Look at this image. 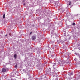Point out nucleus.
Listing matches in <instances>:
<instances>
[{"label":"nucleus","mask_w":80,"mask_h":80,"mask_svg":"<svg viewBox=\"0 0 80 80\" xmlns=\"http://www.w3.org/2000/svg\"><path fill=\"white\" fill-rule=\"evenodd\" d=\"M72 25H75V23H73L72 24Z\"/></svg>","instance_id":"dca6fc26"},{"label":"nucleus","mask_w":80,"mask_h":80,"mask_svg":"<svg viewBox=\"0 0 80 80\" xmlns=\"http://www.w3.org/2000/svg\"><path fill=\"white\" fill-rule=\"evenodd\" d=\"M70 74H71V75H73V73L71 72V73H70Z\"/></svg>","instance_id":"a211bd4d"},{"label":"nucleus","mask_w":80,"mask_h":80,"mask_svg":"<svg viewBox=\"0 0 80 80\" xmlns=\"http://www.w3.org/2000/svg\"><path fill=\"white\" fill-rule=\"evenodd\" d=\"M51 70V69L50 68L46 70L47 72H50V71Z\"/></svg>","instance_id":"0eeeda50"},{"label":"nucleus","mask_w":80,"mask_h":80,"mask_svg":"<svg viewBox=\"0 0 80 80\" xmlns=\"http://www.w3.org/2000/svg\"><path fill=\"white\" fill-rule=\"evenodd\" d=\"M32 32H31L30 33V35H32Z\"/></svg>","instance_id":"f3484780"},{"label":"nucleus","mask_w":80,"mask_h":80,"mask_svg":"<svg viewBox=\"0 0 80 80\" xmlns=\"http://www.w3.org/2000/svg\"><path fill=\"white\" fill-rule=\"evenodd\" d=\"M47 78L45 75H42L41 77V78L40 79V80H45Z\"/></svg>","instance_id":"f03ea898"},{"label":"nucleus","mask_w":80,"mask_h":80,"mask_svg":"<svg viewBox=\"0 0 80 80\" xmlns=\"http://www.w3.org/2000/svg\"><path fill=\"white\" fill-rule=\"evenodd\" d=\"M32 39L33 40H35V39H36V37L34 36H32Z\"/></svg>","instance_id":"20e7f679"},{"label":"nucleus","mask_w":80,"mask_h":80,"mask_svg":"<svg viewBox=\"0 0 80 80\" xmlns=\"http://www.w3.org/2000/svg\"><path fill=\"white\" fill-rule=\"evenodd\" d=\"M14 57L15 58H17V54H14Z\"/></svg>","instance_id":"1a4fd4ad"},{"label":"nucleus","mask_w":80,"mask_h":80,"mask_svg":"<svg viewBox=\"0 0 80 80\" xmlns=\"http://www.w3.org/2000/svg\"><path fill=\"white\" fill-rule=\"evenodd\" d=\"M63 64H62V66H63Z\"/></svg>","instance_id":"aec40b11"},{"label":"nucleus","mask_w":80,"mask_h":80,"mask_svg":"<svg viewBox=\"0 0 80 80\" xmlns=\"http://www.w3.org/2000/svg\"><path fill=\"white\" fill-rule=\"evenodd\" d=\"M55 66V65H53V66Z\"/></svg>","instance_id":"4be33fe9"},{"label":"nucleus","mask_w":80,"mask_h":80,"mask_svg":"<svg viewBox=\"0 0 80 80\" xmlns=\"http://www.w3.org/2000/svg\"><path fill=\"white\" fill-rule=\"evenodd\" d=\"M50 1L51 3H52V2H53V0H50Z\"/></svg>","instance_id":"9b49d317"},{"label":"nucleus","mask_w":80,"mask_h":80,"mask_svg":"<svg viewBox=\"0 0 80 80\" xmlns=\"http://www.w3.org/2000/svg\"><path fill=\"white\" fill-rule=\"evenodd\" d=\"M32 33H35V31H32V32H31Z\"/></svg>","instance_id":"2eb2a0df"},{"label":"nucleus","mask_w":80,"mask_h":80,"mask_svg":"<svg viewBox=\"0 0 80 80\" xmlns=\"http://www.w3.org/2000/svg\"><path fill=\"white\" fill-rule=\"evenodd\" d=\"M53 73L54 75H57V71H55L54 72H53Z\"/></svg>","instance_id":"9d476101"},{"label":"nucleus","mask_w":80,"mask_h":80,"mask_svg":"<svg viewBox=\"0 0 80 80\" xmlns=\"http://www.w3.org/2000/svg\"><path fill=\"white\" fill-rule=\"evenodd\" d=\"M69 2V5H71V2H70V1L69 2Z\"/></svg>","instance_id":"ddd939ff"},{"label":"nucleus","mask_w":80,"mask_h":80,"mask_svg":"<svg viewBox=\"0 0 80 80\" xmlns=\"http://www.w3.org/2000/svg\"><path fill=\"white\" fill-rule=\"evenodd\" d=\"M25 5V3H24L23 4V5Z\"/></svg>","instance_id":"6ab92c4d"},{"label":"nucleus","mask_w":80,"mask_h":80,"mask_svg":"<svg viewBox=\"0 0 80 80\" xmlns=\"http://www.w3.org/2000/svg\"><path fill=\"white\" fill-rule=\"evenodd\" d=\"M54 5L56 7H57L58 6H60V3H59L58 1Z\"/></svg>","instance_id":"f257e3e1"},{"label":"nucleus","mask_w":80,"mask_h":80,"mask_svg":"<svg viewBox=\"0 0 80 80\" xmlns=\"http://www.w3.org/2000/svg\"><path fill=\"white\" fill-rule=\"evenodd\" d=\"M15 68H17V65H16L15 66Z\"/></svg>","instance_id":"4468645a"},{"label":"nucleus","mask_w":80,"mask_h":80,"mask_svg":"<svg viewBox=\"0 0 80 80\" xmlns=\"http://www.w3.org/2000/svg\"><path fill=\"white\" fill-rule=\"evenodd\" d=\"M6 72V69L3 68L2 69V72L3 73H4V72Z\"/></svg>","instance_id":"7ed1b4c3"},{"label":"nucleus","mask_w":80,"mask_h":80,"mask_svg":"<svg viewBox=\"0 0 80 80\" xmlns=\"http://www.w3.org/2000/svg\"><path fill=\"white\" fill-rule=\"evenodd\" d=\"M26 73L27 75H28V76H29L30 75V72L28 71V72H26Z\"/></svg>","instance_id":"423d86ee"},{"label":"nucleus","mask_w":80,"mask_h":80,"mask_svg":"<svg viewBox=\"0 0 80 80\" xmlns=\"http://www.w3.org/2000/svg\"><path fill=\"white\" fill-rule=\"evenodd\" d=\"M5 14H3V18H5Z\"/></svg>","instance_id":"f8f14e48"},{"label":"nucleus","mask_w":80,"mask_h":80,"mask_svg":"<svg viewBox=\"0 0 80 80\" xmlns=\"http://www.w3.org/2000/svg\"><path fill=\"white\" fill-rule=\"evenodd\" d=\"M5 37H7V35H6Z\"/></svg>","instance_id":"412c9836"},{"label":"nucleus","mask_w":80,"mask_h":80,"mask_svg":"<svg viewBox=\"0 0 80 80\" xmlns=\"http://www.w3.org/2000/svg\"><path fill=\"white\" fill-rule=\"evenodd\" d=\"M79 76H78L77 78L78 79H80V72L79 73Z\"/></svg>","instance_id":"6e6552de"},{"label":"nucleus","mask_w":80,"mask_h":80,"mask_svg":"<svg viewBox=\"0 0 80 80\" xmlns=\"http://www.w3.org/2000/svg\"><path fill=\"white\" fill-rule=\"evenodd\" d=\"M51 34H52V35H55V33L54 32V31H53V30L52 31Z\"/></svg>","instance_id":"39448f33"}]
</instances>
